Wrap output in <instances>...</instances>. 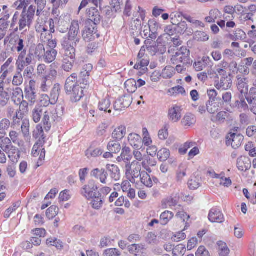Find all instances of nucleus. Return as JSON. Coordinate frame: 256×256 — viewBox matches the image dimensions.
Wrapping results in <instances>:
<instances>
[{"instance_id": "obj_1", "label": "nucleus", "mask_w": 256, "mask_h": 256, "mask_svg": "<svg viewBox=\"0 0 256 256\" xmlns=\"http://www.w3.org/2000/svg\"><path fill=\"white\" fill-rule=\"evenodd\" d=\"M64 107L62 104L56 105L44 108V116L42 118V124L46 132H48L52 125L56 122H59L64 114Z\"/></svg>"}, {"instance_id": "obj_2", "label": "nucleus", "mask_w": 256, "mask_h": 256, "mask_svg": "<svg viewBox=\"0 0 256 256\" xmlns=\"http://www.w3.org/2000/svg\"><path fill=\"white\" fill-rule=\"evenodd\" d=\"M82 84L78 80L76 74H72L66 82L65 90L66 94L70 96V100L76 102L79 101L84 96Z\"/></svg>"}, {"instance_id": "obj_3", "label": "nucleus", "mask_w": 256, "mask_h": 256, "mask_svg": "<svg viewBox=\"0 0 256 256\" xmlns=\"http://www.w3.org/2000/svg\"><path fill=\"white\" fill-rule=\"evenodd\" d=\"M35 12L36 6H29L26 12L23 10L18 20V28H16L14 32H17L18 30L24 32L28 30L32 23Z\"/></svg>"}, {"instance_id": "obj_4", "label": "nucleus", "mask_w": 256, "mask_h": 256, "mask_svg": "<svg viewBox=\"0 0 256 256\" xmlns=\"http://www.w3.org/2000/svg\"><path fill=\"white\" fill-rule=\"evenodd\" d=\"M36 138H39L36 143L34 145L32 150V154L34 157L39 156V159L42 161L44 160L46 151L42 146L45 142L44 129L40 124H38L36 128Z\"/></svg>"}, {"instance_id": "obj_5", "label": "nucleus", "mask_w": 256, "mask_h": 256, "mask_svg": "<svg viewBox=\"0 0 256 256\" xmlns=\"http://www.w3.org/2000/svg\"><path fill=\"white\" fill-rule=\"evenodd\" d=\"M142 166L136 160L126 164L125 172L127 179L132 184L136 182V180L141 176Z\"/></svg>"}, {"instance_id": "obj_6", "label": "nucleus", "mask_w": 256, "mask_h": 256, "mask_svg": "<svg viewBox=\"0 0 256 256\" xmlns=\"http://www.w3.org/2000/svg\"><path fill=\"white\" fill-rule=\"evenodd\" d=\"M171 62L173 64H179L186 65L190 63V51L186 47H182L175 54L172 56Z\"/></svg>"}, {"instance_id": "obj_7", "label": "nucleus", "mask_w": 256, "mask_h": 256, "mask_svg": "<svg viewBox=\"0 0 256 256\" xmlns=\"http://www.w3.org/2000/svg\"><path fill=\"white\" fill-rule=\"evenodd\" d=\"M76 61V53L64 52L62 56V68L66 72L72 70Z\"/></svg>"}, {"instance_id": "obj_8", "label": "nucleus", "mask_w": 256, "mask_h": 256, "mask_svg": "<svg viewBox=\"0 0 256 256\" xmlns=\"http://www.w3.org/2000/svg\"><path fill=\"white\" fill-rule=\"evenodd\" d=\"M98 192V186L94 180H90L88 184L85 185L81 190L82 194L88 200Z\"/></svg>"}, {"instance_id": "obj_9", "label": "nucleus", "mask_w": 256, "mask_h": 256, "mask_svg": "<svg viewBox=\"0 0 256 256\" xmlns=\"http://www.w3.org/2000/svg\"><path fill=\"white\" fill-rule=\"evenodd\" d=\"M80 42V38H72L70 36L64 38L62 42L64 52L76 53V47Z\"/></svg>"}, {"instance_id": "obj_10", "label": "nucleus", "mask_w": 256, "mask_h": 256, "mask_svg": "<svg viewBox=\"0 0 256 256\" xmlns=\"http://www.w3.org/2000/svg\"><path fill=\"white\" fill-rule=\"evenodd\" d=\"M34 82L30 80V86L24 90V97L26 100L29 102L30 106H33L37 100L36 91L34 87Z\"/></svg>"}, {"instance_id": "obj_11", "label": "nucleus", "mask_w": 256, "mask_h": 256, "mask_svg": "<svg viewBox=\"0 0 256 256\" xmlns=\"http://www.w3.org/2000/svg\"><path fill=\"white\" fill-rule=\"evenodd\" d=\"M182 107L178 104L172 106L168 110V118L170 120L173 122H178L181 118Z\"/></svg>"}, {"instance_id": "obj_12", "label": "nucleus", "mask_w": 256, "mask_h": 256, "mask_svg": "<svg viewBox=\"0 0 256 256\" xmlns=\"http://www.w3.org/2000/svg\"><path fill=\"white\" fill-rule=\"evenodd\" d=\"M132 103V96L124 95L116 101L114 104V108L116 110H122L123 108L129 107Z\"/></svg>"}, {"instance_id": "obj_13", "label": "nucleus", "mask_w": 256, "mask_h": 256, "mask_svg": "<svg viewBox=\"0 0 256 256\" xmlns=\"http://www.w3.org/2000/svg\"><path fill=\"white\" fill-rule=\"evenodd\" d=\"M226 138V144L228 146L231 145L232 148L236 149L241 146L244 137L240 134H238L234 133H230V135L228 136Z\"/></svg>"}, {"instance_id": "obj_14", "label": "nucleus", "mask_w": 256, "mask_h": 256, "mask_svg": "<svg viewBox=\"0 0 256 256\" xmlns=\"http://www.w3.org/2000/svg\"><path fill=\"white\" fill-rule=\"evenodd\" d=\"M90 176L98 180L102 184H106L108 174L104 168H94L91 171Z\"/></svg>"}, {"instance_id": "obj_15", "label": "nucleus", "mask_w": 256, "mask_h": 256, "mask_svg": "<svg viewBox=\"0 0 256 256\" xmlns=\"http://www.w3.org/2000/svg\"><path fill=\"white\" fill-rule=\"evenodd\" d=\"M86 14L88 20L92 22L94 25L99 24L101 20V16L100 12L95 8H91L88 9Z\"/></svg>"}, {"instance_id": "obj_16", "label": "nucleus", "mask_w": 256, "mask_h": 256, "mask_svg": "<svg viewBox=\"0 0 256 256\" xmlns=\"http://www.w3.org/2000/svg\"><path fill=\"white\" fill-rule=\"evenodd\" d=\"M236 78L237 88L241 94H248V86L247 79L241 75H238L236 76Z\"/></svg>"}, {"instance_id": "obj_17", "label": "nucleus", "mask_w": 256, "mask_h": 256, "mask_svg": "<svg viewBox=\"0 0 256 256\" xmlns=\"http://www.w3.org/2000/svg\"><path fill=\"white\" fill-rule=\"evenodd\" d=\"M232 80L229 76L222 77L220 80L216 81L215 86L218 90H227L231 88Z\"/></svg>"}, {"instance_id": "obj_18", "label": "nucleus", "mask_w": 256, "mask_h": 256, "mask_svg": "<svg viewBox=\"0 0 256 256\" xmlns=\"http://www.w3.org/2000/svg\"><path fill=\"white\" fill-rule=\"evenodd\" d=\"M243 94H240L238 96V100H236L231 104L233 108L238 110L239 111L246 110L249 109V106L245 100V98Z\"/></svg>"}, {"instance_id": "obj_19", "label": "nucleus", "mask_w": 256, "mask_h": 256, "mask_svg": "<svg viewBox=\"0 0 256 256\" xmlns=\"http://www.w3.org/2000/svg\"><path fill=\"white\" fill-rule=\"evenodd\" d=\"M208 219L212 222L222 223L224 221V216L219 210L213 208L209 212Z\"/></svg>"}, {"instance_id": "obj_20", "label": "nucleus", "mask_w": 256, "mask_h": 256, "mask_svg": "<svg viewBox=\"0 0 256 256\" xmlns=\"http://www.w3.org/2000/svg\"><path fill=\"white\" fill-rule=\"evenodd\" d=\"M44 108L42 106H36L32 112L31 118L35 123L39 122L44 116Z\"/></svg>"}, {"instance_id": "obj_21", "label": "nucleus", "mask_w": 256, "mask_h": 256, "mask_svg": "<svg viewBox=\"0 0 256 256\" xmlns=\"http://www.w3.org/2000/svg\"><path fill=\"white\" fill-rule=\"evenodd\" d=\"M130 144L134 149H139L141 144V137L136 133L130 134L128 138Z\"/></svg>"}, {"instance_id": "obj_22", "label": "nucleus", "mask_w": 256, "mask_h": 256, "mask_svg": "<svg viewBox=\"0 0 256 256\" xmlns=\"http://www.w3.org/2000/svg\"><path fill=\"white\" fill-rule=\"evenodd\" d=\"M62 86L58 84H54L51 91L50 92V96L51 98L52 105H54L57 102L61 90Z\"/></svg>"}, {"instance_id": "obj_23", "label": "nucleus", "mask_w": 256, "mask_h": 256, "mask_svg": "<svg viewBox=\"0 0 256 256\" xmlns=\"http://www.w3.org/2000/svg\"><path fill=\"white\" fill-rule=\"evenodd\" d=\"M6 153L8 154L9 158L13 162H17L20 158V152L18 148L14 146H11V148Z\"/></svg>"}, {"instance_id": "obj_24", "label": "nucleus", "mask_w": 256, "mask_h": 256, "mask_svg": "<svg viewBox=\"0 0 256 256\" xmlns=\"http://www.w3.org/2000/svg\"><path fill=\"white\" fill-rule=\"evenodd\" d=\"M11 98L14 104L18 105L24 98V93L22 89L19 87L14 88Z\"/></svg>"}, {"instance_id": "obj_25", "label": "nucleus", "mask_w": 256, "mask_h": 256, "mask_svg": "<svg viewBox=\"0 0 256 256\" xmlns=\"http://www.w3.org/2000/svg\"><path fill=\"white\" fill-rule=\"evenodd\" d=\"M10 99L8 92L4 90L3 82L0 83V106L4 107L8 104Z\"/></svg>"}, {"instance_id": "obj_26", "label": "nucleus", "mask_w": 256, "mask_h": 256, "mask_svg": "<svg viewBox=\"0 0 256 256\" xmlns=\"http://www.w3.org/2000/svg\"><path fill=\"white\" fill-rule=\"evenodd\" d=\"M36 31L41 33L40 40L42 42H46L52 38V36L50 31L49 32L44 26H42L40 25L36 26Z\"/></svg>"}, {"instance_id": "obj_27", "label": "nucleus", "mask_w": 256, "mask_h": 256, "mask_svg": "<svg viewBox=\"0 0 256 256\" xmlns=\"http://www.w3.org/2000/svg\"><path fill=\"white\" fill-rule=\"evenodd\" d=\"M90 200H91L90 204L92 208L99 210L102 207L104 202L103 198L102 197V194L100 192L95 194V196H92Z\"/></svg>"}, {"instance_id": "obj_28", "label": "nucleus", "mask_w": 256, "mask_h": 256, "mask_svg": "<svg viewBox=\"0 0 256 256\" xmlns=\"http://www.w3.org/2000/svg\"><path fill=\"white\" fill-rule=\"evenodd\" d=\"M146 249L145 246L142 244H132L128 247V251L135 256L140 255L143 253V250Z\"/></svg>"}, {"instance_id": "obj_29", "label": "nucleus", "mask_w": 256, "mask_h": 256, "mask_svg": "<svg viewBox=\"0 0 256 256\" xmlns=\"http://www.w3.org/2000/svg\"><path fill=\"white\" fill-rule=\"evenodd\" d=\"M140 164L141 166H142L144 169L150 173L152 172L150 167L156 166V162L154 160L148 156L146 155Z\"/></svg>"}, {"instance_id": "obj_30", "label": "nucleus", "mask_w": 256, "mask_h": 256, "mask_svg": "<svg viewBox=\"0 0 256 256\" xmlns=\"http://www.w3.org/2000/svg\"><path fill=\"white\" fill-rule=\"evenodd\" d=\"M103 152L100 148H94L91 146L86 152L85 156L88 158H96L100 156Z\"/></svg>"}, {"instance_id": "obj_31", "label": "nucleus", "mask_w": 256, "mask_h": 256, "mask_svg": "<svg viewBox=\"0 0 256 256\" xmlns=\"http://www.w3.org/2000/svg\"><path fill=\"white\" fill-rule=\"evenodd\" d=\"M196 122L194 115L190 113L186 114L182 120V124L186 127L192 126Z\"/></svg>"}, {"instance_id": "obj_32", "label": "nucleus", "mask_w": 256, "mask_h": 256, "mask_svg": "<svg viewBox=\"0 0 256 256\" xmlns=\"http://www.w3.org/2000/svg\"><path fill=\"white\" fill-rule=\"evenodd\" d=\"M34 60V55L32 53L30 52L24 58L22 62L18 66V70L22 71L24 67L28 66L32 64Z\"/></svg>"}, {"instance_id": "obj_33", "label": "nucleus", "mask_w": 256, "mask_h": 256, "mask_svg": "<svg viewBox=\"0 0 256 256\" xmlns=\"http://www.w3.org/2000/svg\"><path fill=\"white\" fill-rule=\"evenodd\" d=\"M107 169L110 172V178L115 181L118 180L120 178V171L118 168L115 165H107Z\"/></svg>"}, {"instance_id": "obj_34", "label": "nucleus", "mask_w": 256, "mask_h": 256, "mask_svg": "<svg viewBox=\"0 0 256 256\" xmlns=\"http://www.w3.org/2000/svg\"><path fill=\"white\" fill-rule=\"evenodd\" d=\"M126 134V128L124 126H120L116 128L112 134V138L117 140H122Z\"/></svg>"}, {"instance_id": "obj_35", "label": "nucleus", "mask_w": 256, "mask_h": 256, "mask_svg": "<svg viewBox=\"0 0 256 256\" xmlns=\"http://www.w3.org/2000/svg\"><path fill=\"white\" fill-rule=\"evenodd\" d=\"M80 32V26L78 21L74 20L72 22L68 35L72 38H79L78 34Z\"/></svg>"}, {"instance_id": "obj_36", "label": "nucleus", "mask_w": 256, "mask_h": 256, "mask_svg": "<svg viewBox=\"0 0 256 256\" xmlns=\"http://www.w3.org/2000/svg\"><path fill=\"white\" fill-rule=\"evenodd\" d=\"M57 51L56 50H46L43 54V58L45 62L50 63L54 62L57 55Z\"/></svg>"}, {"instance_id": "obj_37", "label": "nucleus", "mask_w": 256, "mask_h": 256, "mask_svg": "<svg viewBox=\"0 0 256 256\" xmlns=\"http://www.w3.org/2000/svg\"><path fill=\"white\" fill-rule=\"evenodd\" d=\"M250 166L249 161L245 158L240 157L237 160V167L240 170L246 171Z\"/></svg>"}, {"instance_id": "obj_38", "label": "nucleus", "mask_w": 256, "mask_h": 256, "mask_svg": "<svg viewBox=\"0 0 256 256\" xmlns=\"http://www.w3.org/2000/svg\"><path fill=\"white\" fill-rule=\"evenodd\" d=\"M20 134L16 131L11 130L9 133V140L14 144H17L18 146H22L24 142L19 139Z\"/></svg>"}, {"instance_id": "obj_39", "label": "nucleus", "mask_w": 256, "mask_h": 256, "mask_svg": "<svg viewBox=\"0 0 256 256\" xmlns=\"http://www.w3.org/2000/svg\"><path fill=\"white\" fill-rule=\"evenodd\" d=\"M95 34L94 27L86 26L84 30L82 37L86 41L92 40L94 38V34Z\"/></svg>"}, {"instance_id": "obj_40", "label": "nucleus", "mask_w": 256, "mask_h": 256, "mask_svg": "<svg viewBox=\"0 0 256 256\" xmlns=\"http://www.w3.org/2000/svg\"><path fill=\"white\" fill-rule=\"evenodd\" d=\"M193 38L199 42H205L209 40L210 36L206 32L198 30L194 34Z\"/></svg>"}, {"instance_id": "obj_41", "label": "nucleus", "mask_w": 256, "mask_h": 256, "mask_svg": "<svg viewBox=\"0 0 256 256\" xmlns=\"http://www.w3.org/2000/svg\"><path fill=\"white\" fill-rule=\"evenodd\" d=\"M111 105V102L110 98L108 97L102 100L99 102L98 108L101 111H104L105 112H108V113L111 112L110 110H108Z\"/></svg>"}, {"instance_id": "obj_42", "label": "nucleus", "mask_w": 256, "mask_h": 256, "mask_svg": "<svg viewBox=\"0 0 256 256\" xmlns=\"http://www.w3.org/2000/svg\"><path fill=\"white\" fill-rule=\"evenodd\" d=\"M108 150L111 152L116 154L120 152L121 146L119 142L116 140H112L108 142Z\"/></svg>"}, {"instance_id": "obj_43", "label": "nucleus", "mask_w": 256, "mask_h": 256, "mask_svg": "<svg viewBox=\"0 0 256 256\" xmlns=\"http://www.w3.org/2000/svg\"><path fill=\"white\" fill-rule=\"evenodd\" d=\"M125 88L130 93H133L137 89V84L134 79L131 78L126 80L124 84Z\"/></svg>"}, {"instance_id": "obj_44", "label": "nucleus", "mask_w": 256, "mask_h": 256, "mask_svg": "<svg viewBox=\"0 0 256 256\" xmlns=\"http://www.w3.org/2000/svg\"><path fill=\"white\" fill-rule=\"evenodd\" d=\"M130 149L129 147L125 146L122 148L121 153L122 158L123 161L126 164L130 162L132 158V156L130 154Z\"/></svg>"}, {"instance_id": "obj_45", "label": "nucleus", "mask_w": 256, "mask_h": 256, "mask_svg": "<svg viewBox=\"0 0 256 256\" xmlns=\"http://www.w3.org/2000/svg\"><path fill=\"white\" fill-rule=\"evenodd\" d=\"M174 217L172 212L166 210L162 212L160 216V222L162 224L166 225Z\"/></svg>"}, {"instance_id": "obj_46", "label": "nucleus", "mask_w": 256, "mask_h": 256, "mask_svg": "<svg viewBox=\"0 0 256 256\" xmlns=\"http://www.w3.org/2000/svg\"><path fill=\"white\" fill-rule=\"evenodd\" d=\"M201 184V178L199 176H192L188 182L190 188L196 190L198 188Z\"/></svg>"}, {"instance_id": "obj_47", "label": "nucleus", "mask_w": 256, "mask_h": 256, "mask_svg": "<svg viewBox=\"0 0 256 256\" xmlns=\"http://www.w3.org/2000/svg\"><path fill=\"white\" fill-rule=\"evenodd\" d=\"M21 129L25 138L30 137V121L28 119L24 118L22 120Z\"/></svg>"}, {"instance_id": "obj_48", "label": "nucleus", "mask_w": 256, "mask_h": 256, "mask_svg": "<svg viewBox=\"0 0 256 256\" xmlns=\"http://www.w3.org/2000/svg\"><path fill=\"white\" fill-rule=\"evenodd\" d=\"M22 72L20 70H18L14 76L12 84L14 86L18 87L22 84L24 79L22 74Z\"/></svg>"}, {"instance_id": "obj_49", "label": "nucleus", "mask_w": 256, "mask_h": 256, "mask_svg": "<svg viewBox=\"0 0 256 256\" xmlns=\"http://www.w3.org/2000/svg\"><path fill=\"white\" fill-rule=\"evenodd\" d=\"M219 254L220 256H228L230 253V250L226 244L222 242H218Z\"/></svg>"}, {"instance_id": "obj_50", "label": "nucleus", "mask_w": 256, "mask_h": 256, "mask_svg": "<svg viewBox=\"0 0 256 256\" xmlns=\"http://www.w3.org/2000/svg\"><path fill=\"white\" fill-rule=\"evenodd\" d=\"M1 141L0 142V148L5 152H6L11 146H12V142L9 140V138H3L1 139Z\"/></svg>"}, {"instance_id": "obj_51", "label": "nucleus", "mask_w": 256, "mask_h": 256, "mask_svg": "<svg viewBox=\"0 0 256 256\" xmlns=\"http://www.w3.org/2000/svg\"><path fill=\"white\" fill-rule=\"evenodd\" d=\"M140 177L141 182L147 187L151 188L152 186V180L147 172H142Z\"/></svg>"}, {"instance_id": "obj_52", "label": "nucleus", "mask_w": 256, "mask_h": 256, "mask_svg": "<svg viewBox=\"0 0 256 256\" xmlns=\"http://www.w3.org/2000/svg\"><path fill=\"white\" fill-rule=\"evenodd\" d=\"M175 72V69L172 66H166L162 71L161 76L164 78H171Z\"/></svg>"}, {"instance_id": "obj_53", "label": "nucleus", "mask_w": 256, "mask_h": 256, "mask_svg": "<svg viewBox=\"0 0 256 256\" xmlns=\"http://www.w3.org/2000/svg\"><path fill=\"white\" fill-rule=\"evenodd\" d=\"M10 122L8 118H4L0 121V130L4 136L10 128Z\"/></svg>"}, {"instance_id": "obj_54", "label": "nucleus", "mask_w": 256, "mask_h": 256, "mask_svg": "<svg viewBox=\"0 0 256 256\" xmlns=\"http://www.w3.org/2000/svg\"><path fill=\"white\" fill-rule=\"evenodd\" d=\"M228 114L226 112L222 111L219 112L216 116L212 117L211 120L214 122L222 124L224 122L226 118L228 117Z\"/></svg>"}, {"instance_id": "obj_55", "label": "nucleus", "mask_w": 256, "mask_h": 256, "mask_svg": "<svg viewBox=\"0 0 256 256\" xmlns=\"http://www.w3.org/2000/svg\"><path fill=\"white\" fill-rule=\"evenodd\" d=\"M48 76L44 77L42 80L40 88L43 92H47L52 85L51 80L48 79Z\"/></svg>"}, {"instance_id": "obj_56", "label": "nucleus", "mask_w": 256, "mask_h": 256, "mask_svg": "<svg viewBox=\"0 0 256 256\" xmlns=\"http://www.w3.org/2000/svg\"><path fill=\"white\" fill-rule=\"evenodd\" d=\"M186 251L185 246L180 244L172 249L173 256H183Z\"/></svg>"}, {"instance_id": "obj_57", "label": "nucleus", "mask_w": 256, "mask_h": 256, "mask_svg": "<svg viewBox=\"0 0 256 256\" xmlns=\"http://www.w3.org/2000/svg\"><path fill=\"white\" fill-rule=\"evenodd\" d=\"M170 156V150L167 148H162L158 152V158L162 162L166 161Z\"/></svg>"}, {"instance_id": "obj_58", "label": "nucleus", "mask_w": 256, "mask_h": 256, "mask_svg": "<svg viewBox=\"0 0 256 256\" xmlns=\"http://www.w3.org/2000/svg\"><path fill=\"white\" fill-rule=\"evenodd\" d=\"M218 110V106L216 102L210 100L206 102V110L210 114H214Z\"/></svg>"}, {"instance_id": "obj_59", "label": "nucleus", "mask_w": 256, "mask_h": 256, "mask_svg": "<svg viewBox=\"0 0 256 256\" xmlns=\"http://www.w3.org/2000/svg\"><path fill=\"white\" fill-rule=\"evenodd\" d=\"M246 38V33L241 29L236 30L232 36V39L234 40H244Z\"/></svg>"}, {"instance_id": "obj_60", "label": "nucleus", "mask_w": 256, "mask_h": 256, "mask_svg": "<svg viewBox=\"0 0 256 256\" xmlns=\"http://www.w3.org/2000/svg\"><path fill=\"white\" fill-rule=\"evenodd\" d=\"M58 208L55 206H52L46 210V216L49 219H52L58 214Z\"/></svg>"}, {"instance_id": "obj_61", "label": "nucleus", "mask_w": 256, "mask_h": 256, "mask_svg": "<svg viewBox=\"0 0 256 256\" xmlns=\"http://www.w3.org/2000/svg\"><path fill=\"white\" fill-rule=\"evenodd\" d=\"M248 96L246 97L248 104L256 102V88H252L250 89L249 93L247 94Z\"/></svg>"}, {"instance_id": "obj_62", "label": "nucleus", "mask_w": 256, "mask_h": 256, "mask_svg": "<svg viewBox=\"0 0 256 256\" xmlns=\"http://www.w3.org/2000/svg\"><path fill=\"white\" fill-rule=\"evenodd\" d=\"M47 244L56 246L58 249H62L63 248V244L60 240L56 238H50L46 240Z\"/></svg>"}, {"instance_id": "obj_63", "label": "nucleus", "mask_w": 256, "mask_h": 256, "mask_svg": "<svg viewBox=\"0 0 256 256\" xmlns=\"http://www.w3.org/2000/svg\"><path fill=\"white\" fill-rule=\"evenodd\" d=\"M41 106L44 108L49 107L50 104H52L51 98L47 94H42L40 98Z\"/></svg>"}, {"instance_id": "obj_64", "label": "nucleus", "mask_w": 256, "mask_h": 256, "mask_svg": "<svg viewBox=\"0 0 256 256\" xmlns=\"http://www.w3.org/2000/svg\"><path fill=\"white\" fill-rule=\"evenodd\" d=\"M120 252L116 248H108L104 251V256H120Z\"/></svg>"}]
</instances>
